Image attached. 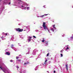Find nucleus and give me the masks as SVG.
<instances>
[{
  "label": "nucleus",
  "instance_id": "f257e3e1",
  "mask_svg": "<svg viewBox=\"0 0 73 73\" xmlns=\"http://www.w3.org/2000/svg\"><path fill=\"white\" fill-rule=\"evenodd\" d=\"M45 22H43V27L44 28V29H47L48 30V29L46 27V26L45 25Z\"/></svg>",
  "mask_w": 73,
  "mask_h": 73
},
{
  "label": "nucleus",
  "instance_id": "f03ea898",
  "mask_svg": "<svg viewBox=\"0 0 73 73\" xmlns=\"http://www.w3.org/2000/svg\"><path fill=\"white\" fill-rule=\"evenodd\" d=\"M16 31L17 32H22V31H23V30L22 29H21L20 28H17L16 29Z\"/></svg>",
  "mask_w": 73,
  "mask_h": 73
},
{
  "label": "nucleus",
  "instance_id": "7ed1b4c3",
  "mask_svg": "<svg viewBox=\"0 0 73 73\" xmlns=\"http://www.w3.org/2000/svg\"><path fill=\"white\" fill-rule=\"evenodd\" d=\"M6 54H7V55H8V56H9V55L10 54L9 52H6Z\"/></svg>",
  "mask_w": 73,
  "mask_h": 73
},
{
  "label": "nucleus",
  "instance_id": "20e7f679",
  "mask_svg": "<svg viewBox=\"0 0 73 73\" xmlns=\"http://www.w3.org/2000/svg\"><path fill=\"white\" fill-rule=\"evenodd\" d=\"M48 14H45L44 15H42V16H40V17H43L44 16H46L47 15H48Z\"/></svg>",
  "mask_w": 73,
  "mask_h": 73
},
{
  "label": "nucleus",
  "instance_id": "39448f33",
  "mask_svg": "<svg viewBox=\"0 0 73 73\" xmlns=\"http://www.w3.org/2000/svg\"><path fill=\"white\" fill-rule=\"evenodd\" d=\"M29 64V62H27L25 63L24 64V65H26L27 64Z\"/></svg>",
  "mask_w": 73,
  "mask_h": 73
},
{
  "label": "nucleus",
  "instance_id": "423d86ee",
  "mask_svg": "<svg viewBox=\"0 0 73 73\" xmlns=\"http://www.w3.org/2000/svg\"><path fill=\"white\" fill-rule=\"evenodd\" d=\"M66 69L68 70V65L67 64L66 65Z\"/></svg>",
  "mask_w": 73,
  "mask_h": 73
},
{
  "label": "nucleus",
  "instance_id": "0eeeda50",
  "mask_svg": "<svg viewBox=\"0 0 73 73\" xmlns=\"http://www.w3.org/2000/svg\"><path fill=\"white\" fill-rule=\"evenodd\" d=\"M17 61H18L19 62H21V60H20L18 59V60H17Z\"/></svg>",
  "mask_w": 73,
  "mask_h": 73
},
{
  "label": "nucleus",
  "instance_id": "6e6552de",
  "mask_svg": "<svg viewBox=\"0 0 73 73\" xmlns=\"http://www.w3.org/2000/svg\"><path fill=\"white\" fill-rule=\"evenodd\" d=\"M51 31H52L54 32V29H53V28L51 29Z\"/></svg>",
  "mask_w": 73,
  "mask_h": 73
},
{
  "label": "nucleus",
  "instance_id": "1a4fd4ad",
  "mask_svg": "<svg viewBox=\"0 0 73 73\" xmlns=\"http://www.w3.org/2000/svg\"><path fill=\"white\" fill-rule=\"evenodd\" d=\"M69 49V48L68 47H67V48L66 49V50H68V49Z\"/></svg>",
  "mask_w": 73,
  "mask_h": 73
},
{
  "label": "nucleus",
  "instance_id": "9d476101",
  "mask_svg": "<svg viewBox=\"0 0 73 73\" xmlns=\"http://www.w3.org/2000/svg\"><path fill=\"white\" fill-rule=\"evenodd\" d=\"M46 61H47V60H46L45 62L44 63V64H46Z\"/></svg>",
  "mask_w": 73,
  "mask_h": 73
},
{
  "label": "nucleus",
  "instance_id": "9b49d317",
  "mask_svg": "<svg viewBox=\"0 0 73 73\" xmlns=\"http://www.w3.org/2000/svg\"><path fill=\"white\" fill-rule=\"evenodd\" d=\"M49 53H48L47 54V57H48V56H49Z\"/></svg>",
  "mask_w": 73,
  "mask_h": 73
},
{
  "label": "nucleus",
  "instance_id": "f8f14e48",
  "mask_svg": "<svg viewBox=\"0 0 73 73\" xmlns=\"http://www.w3.org/2000/svg\"><path fill=\"white\" fill-rule=\"evenodd\" d=\"M44 41H45V40L44 39H43V40H42V42H44Z\"/></svg>",
  "mask_w": 73,
  "mask_h": 73
},
{
  "label": "nucleus",
  "instance_id": "ddd939ff",
  "mask_svg": "<svg viewBox=\"0 0 73 73\" xmlns=\"http://www.w3.org/2000/svg\"><path fill=\"white\" fill-rule=\"evenodd\" d=\"M17 68V70H18V69H19V66H16Z\"/></svg>",
  "mask_w": 73,
  "mask_h": 73
},
{
  "label": "nucleus",
  "instance_id": "4468645a",
  "mask_svg": "<svg viewBox=\"0 0 73 73\" xmlns=\"http://www.w3.org/2000/svg\"><path fill=\"white\" fill-rule=\"evenodd\" d=\"M2 70H3V72H4V73H5V72L4 70H3V69H2Z\"/></svg>",
  "mask_w": 73,
  "mask_h": 73
},
{
  "label": "nucleus",
  "instance_id": "2eb2a0df",
  "mask_svg": "<svg viewBox=\"0 0 73 73\" xmlns=\"http://www.w3.org/2000/svg\"><path fill=\"white\" fill-rule=\"evenodd\" d=\"M29 41H31V39H29Z\"/></svg>",
  "mask_w": 73,
  "mask_h": 73
},
{
  "label": "nucleus",
  "instance_id": "dca6fc26",
  "mask_svg": "<svg viewBox=\"0 0 73 73\" xmlns=\"http://www.w3.org/2000/svg\"><path fill=\"white\" fill-rule=\"evenodd\" d=\"M60 55H61V57H62V56H63V55H62V54H61Z\"/></svg>",
  "mask_w": 73,
  "mask_h": 73
},
{
  "label": "nucleus",
  "instance_id": "f3484780",
  "mask_svg": "<svg viewBox=\"0 0 73 73\" xmlns=\"http://www.w3.org/2000/svg\"><path fill=\"white\" fill-rule=\"evenodd\" d=\"M16 59H19V57H18V56H17L16 57Z\"/></svg>",
  "mask_w": 73,
  "mask_h": 73
},
{
  "label": "nucleus",
  "instance_id": "a211bd4d",
  "mask_svg": "<svg viewBox=\"0 0 73 73\" xmlns=\"http://www.w3.org/2000/svg\"><path fill=\"white\" fill-rule=\"evenodd\" d=\"M29 7H27V10H28V9H29Z\"/></svg>",
  "mask_w": 73,
  "mask_h": 73
},
{
  "label": "nucleus",
  "instance_id": "6ab92c4d",
  "mask_svg": "<svg viewBox=\"0 0 73 73\" xmlns=\"http://www.w3.org/2000/svg\"><path fill=\"white\" fill-rule=\"evenodd\" d=\"M33 37H34V38H36V37L35 36H33Z\"/></svg>",
  "mask_w": 73,
  "mask_h": 73
},
{
  "label": "nucleus",
  "instance_id": "aec40b11",
  "mask_svg": "<svg viewBox=\"0 0 73 73\" xmlns=\"http://www.w3.org/2000/svg\"><path fill=\"white\" fill-rule=\"evenodd\" d=\"M10 62H13V60H10Z\"/></svg>",
  "mask_w": 73,
  "mask_h": 73
},
{
  "label": "nucleus",
  "instance_id": "412c9836",
  "mask_svg": "<svg viewBox=\"0 0 73 73\" xmlns=\"http://www.w3.org/2000/svg\"><path fill=\"white\" fill-rule=\"evenodd\" d=\"M13 45H11V48H13Z\"/></svg>",
  "mask_w": 73,
  "mask_h": 73
},
{
  "label": "nucleus",
  "instance_id": "4be33fe9",
  "mask_svg": "<svg viewBox=\"0 0 73 73\" xmlns=\"http://www.w3.org/2000/svg\"><path fill=\"white\" fill-rule=\"evenodd\" d=\"M60 52H61V53H62V50H61L60 51Z\"/></svg>",
  "mask_w": 73,
  "mask_h": 73
},
{
  "label": "nucleus",
  "instance_id": "5701e85b",
  "mask_svg": "<svg viewBox=\"0 0 73 73\" xmlns=\"http://www.w3.org/2000/svg\"><path fill=\"white\" fill-rule=\"evenodd\" d=\"M0 68H1V69H3V68H2V67H0Z\"/></svg>",
  "mask_w": 73,
  "mask_h": 73
},
{
  "label": "nucleus",
  "instance_id": "b1692460",
  "mask_svg": "<svg viewBox=\"0 0 73 73\" xmlns=\"http://www.w3.org/2000/svg\"><path fill=\"white\" fill-rule=\"evenodd\" d=\"M71 39H73V37H71Z\"/></svg>",
  "mask_w": 73,
  "mask_h": 73
},
{
  "label": "nucleus",
  "instance_id": "393cba45",
  "mask_svg": "<svg viewBox=\"0 0 73 73\" xmlns=\"http://www.w3.org/2000/svg\"><path fill=\"white\" fill-rule=\"evenodd\" d=\"M55 72H56V71L54 70V73H55Z\"/></svg>",
  "mask_w": 73,
  "mask_h": 73
},
{
  "label": "nucleus",
  "instance_id": "a878e982",
  "mask_svg": "<svg viewBox=\"0 0 73 73\" xmlns=\"http://www.w3.org/2000/svg\"><path fill=\"white\" fill-rule=\"evenodd\" d=\"M32 37H31V36H30L29 37V38H32Z\"/></svg>",
  "mask_w": 73,
  "mask_h": 73
},
{
  "label": "nucleus",
  "instance_id": "bb28decb",
  "mask_svg": "<svg viewBox=\"0 0 73 73\" xmlns=\"http://www.w3.org/2000/svg\"><path fill=\"white\" fill-rule=\"evenodd\" d=\"M21 7H24V6H23V5H21Z\"/></svg>",
  "mask_w": 73,
  "mask_h": 73
},
{
  "label": "nucleus",
  "instance_id": "cd10ccee",
  "mask_svg": "<svg viewBox=\"0 0 73 73\" xmlns=\"http://www.w3.org/2000/svg\"><path fill=\"white\" fill-rule=\"evenodd\" d=\"M45 7V5H44L43 6V7Z\"/></svg>",
  "mask_w": 73,
  "mask_h": 73
},
{
  "label": "nucleus",
  "instance_id": "c85d7f7f",
  "mask_svg": "<svg viewBox=\"0 0 73 73\" xmlns=\"http://www.w3.org/2000/svg\"><path fill=\"white\" fill-rule=\"evenodd\" d=\"M10 4H11V3H9V5H10Z\"/></svg>",
  "mask_w": 73,
  "mask_h": 73
},
{
  "label": "nucleus",
  "instance_id": "c756f323",
  "mask_svg": "<svg viewBox=\"0 0 73 73\" xmlns=\"http://www.w3.org/2000/svg\"><path fill=\"white\" fill-rule=\"evenodd\" d=\"M53 28H55L56 27H55L54 26Z\"/></svg>",
  "mask_w": 73,
  "mask_h": 73
},
{
  "label": "nucleus",
  "instance_id": "7c9ffc66",
  "mask_svg": "<svg viewBox=\"0 0 73 73\" xmlns=\"http://www.w3.org/2000/svg\"><path fill=\"white\" fill-rule=\"evenodd\" d=\"M48 31L49 32H50V31H49V30H48Z\"/></svg>",
  "mask_w": 73,
  "mask_h": 73
},
{
  "label": "nucleus",
  "instance_id": "2f4dec72",
  "mask_svg": "<svg viewBox=\"0 0 73 73\" xmlns=\"http://www.w3.org/2000/svg\"><path fill=\"white\" fill-rule=\"evenodd\" d=\"M5 35H7V33L5 34Z\"/></svg>",
  "mask_w": 73,
  "mask_h": 73
},
{
  "label": "nucleus",
  "instance_id": "473e14b6",
  "mask_svg": "<svg viewBox=\"0 0 73 73\" xmlns=\"http://www.w3.org/2000/svg\"><path fill=\"white\" fill-rule=\"evenodd\" d=\"M55 25H54V26H55Z\"/></svg>",
  "mask_w": 73,
  "mask_h": 73
},
{
  "label": "nucleus",
  "instance_id": "72a5a7b5",
  "mask_svg": "<svg viewBox=\"0 0 73 73\" xmlns=\"http://www.w3.org/2000/svg\"><path fill=\"white\" fill-rule=\"evenodd\" d=\"M21 73H23V72H21Z\"/></svg>",
  "mask_w": 73,
  "mask_h": 73
},
{
  "label": "nucleus",
  "instance_id": "f704fd0d",
  "mask_svg": "<svg viewBox=\"0 0 73 73\" xmlns=\"http://www.w3.org/2000/svg\"><path fill=\"white\" fill-rule=\"evenodd\" d=\"M53 22H54V21H53Z\"/></svg>",
  "mask_w": 73,
  "mask_h": 73
},
{
  "label": "nucleus",
  "instance_id": "c9c22d12",
  "mask_svg": "<svg viewBox=\"0 0 73 73\" xmlns=\"http://www.w3.org/2000/svg\"><path fill=\"white\" fill-rule=\"evenodd\" d=\"M25 8H26V7H25Z\"/></svg>",
  "mask_w": 73,
  "mask_h": 73
}]
</instances>
